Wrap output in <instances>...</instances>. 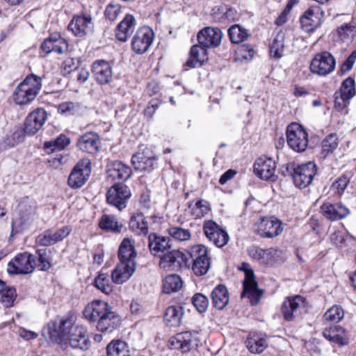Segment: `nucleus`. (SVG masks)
<instances>
[{"label": "nucleus", "mask_w": 356, "mask_h": 356, "mask_svg": "<svg viewBox=\"0 0 356 356\" xmlns=\"http://www.w3.org/2000/svg\"><path fill=\"white\" fill-rule=\"evenodd\" d=\"M74 323L72 316L56 319L47 324L44 328L43 334H48L53 342L69 343L72 348L87 350L90 343L87 330L82 325L74 326Z\"/></svg>", "instance_id": "f257e3e1"}, {"label": "nucleus", "mask_w": 356, "mask_h": 356, "mask_svg": "<svg viewBox=\"0 0 356 356\" xmlns=\"http://www.w3.org/2000/svg\"><path fill=\"white\" fill-rule=\"evenodd\" d=\"M42 88V79L33 74L28 75L13 92V99L17 105H26L33 102Z\"/></svg>", "instance_id": "f03ea898"}, {"label": "nucleus", "mask_w": 356, "mask_h": 356, "mask_svg": "<svg viewBox=\"0 0 356 356\" xmlns=\"http://www.w3.org/2000/svg\"><path fill=\"white\" fill-rule=\"evenodd\" d=\"M289 146L296 152H304L308 146V134L299 124L292 123L286 129Z\"/></svg>", "instance_id": "7ed1b4c3"}, {"label": "nucleus", "mask_w": 356, "mask_h": 356, "mask_svg": "<svg viewBox=\"0 0 356 356\" xmlns=\"http://www.w3.org/2000/svg\"><path fill=\"white\" fill-rule=\"evenodd\" d=\"M35 268V257L28 252L18 254L8 264L9 274H28Z\"/></svg>", "instance_id": "20e7f679"}, {"label": "nucleus", "mask_w": 356, "mask_h": 356, "mask_svg": "<svg viewBox=\"0 0 356 356\" xmlns=\"http://www.w3.org/2000/svg\"><path fill=\"white\" fill-rule=\"evenodd\" d=\"M282 222L274 216L261 218L254 225L255 232L264 238H274L283 232Z\"/></svg>", "instance_id": "39448f33"}, {"label": "nucleus", "mask_w": 356, "mask_h": 356, "mask_svg": "<svg viewBox=\"0 0 356 356\" xmlns=\"http://www.w3.org/2000/svg\"><path fill=\"white\" fill-rule=\"evenodd\" d=\"M336 66L334 56L328 51H323L315 55L310 64L311 72L319 76H326L332 73Z\"/></svg>", "instance_id": "423d86ee"}, {"label": "nucleus", "mask_w": 356, "mask_h": 356, "mask_svg": "<svg viewBox=\"0 0 356 356\" xmlns=\"http://www.w3.org/2000/svg\"><path fill=\"white\" fill-rule=\"evenodd\" d=\"M305 307V300L300 296L287 297L282 303V313L284 318L288 321L301 317Z\"/></svg>", "instance_id": "0eeeda50"}, {"label": "nucleus", "mask_w": 356, "mask_h": 356, "mask_svg": "<svg viewBox=\"0 0 356 356\" xmlns=\"http://www.w3.org/2000/svg\"><path fill=\"white\" fill-rule=\"evenodd\" d=\"M91 173V162L88 159H83L74 168L68 179L71 188H79L83 186Z\"/></svg>", "instance_id": "6e6552de"}, {"label": "nucleus", "mask_w": 356, "mask_h": 356, "mask_svg": "<svg viewBox=\"0 0 356 356\" xmlns=\"http://www.w3.org/2000/svg\"><path fill=\"white\" fill-rule=\"evenodd\" d=\"M245 272V279L243 281V291L241 297H248L252 305L259 302L261 296V291L259 290L257 284L254 280V273L252 269L249 268L248 264L243 263L241 268Z\"/></svg>", "instance_id": "1a4fd4ad"}, {"label": "nucleus", "mask_w": 356, "mask_h": 356, "mask_svg": "<svg viewBox=\"0 0 356 356\" xmlns=\"http://www.w3.org/2000/svg\"><path fill=\"white\" fill-rule=\"evenodd\" d=\"M131 195V191L124 184H114L107 191V202L119 210L126 207V203Z\"/></svg>", "instance_id": "9d476101"}, {"label": "nucleus", "mask_w": 356, "mask_h": 356, "mask_svg": "<svg viewBox=\"0 0 356 356\" xmlns=\"http://www.w3.org/2000/svg\"><path fill=\"white\" fill-rule=\"evenodd\" d=\"M203 231L206 237L218 248L225 246L229 241L227 232L213 220L205 221Z\"/></svg>", "instance_id": "9b49d317"}, {"label": "nucleus", "mask_w": 356, "mask_h": 356, "mask_svg": "<svg viewBox=\"0 0 356 356\" xmlns=\"http://www.w3.org/2000/svg\"><path fill=\"white\" fill-rule=\"evenodd\" d=\"M316 172V165L313 162L298 165L292 175L294 184L299 188H306L311 184Z\"/></svg>", "instance_id": "f8f14e48"}, {"label": "nucleus", "mask_w": 356, "mask_h": 356, "mask_svg": "<svg viewBox=\"0 0 356 356\" xmlns=\"http://www.w3.org/2000/svg\"><path fill=\"white\" fill-rule=\"evenodd\" d=\"M154 33L149 26L140 28L131 42L132 49L138 54L146 52L153 42Z\"/></svg>", "instance_id": "ddd939ff"}, {"label": "nucleus", "mask_w": 356, "mask_h": 356, "mask_svg": "<svg viewBox=\"0 0 356 356\" xmlns=\"http://www.w3.org/2000/svg\"><path fill=\"white\" fill-rule=\"evenodd\" d=\"M200 339L199 332L197 331H186L180 332L171 339L170 343L175 348L181 349L183 352H188L197 346Z\"/></svg>", "instance_id": "4468645a"}, {"label": "nucleus", "mask_w": 356, "mask_h": 356, "mask_svg": "<svg viewBox=\"0 0 356 356\" xmlns=\"http://www.w3.org/2000/svg\"><path fill=\"white\" fill-rule=\"evenodd\" d=\"M47 118V114L44 109L38 108L33 111L26 118L24 127V133L29 136L35 134L42 127Z\"/></svg>", "instance_id": "2eb2a0df"}, {"label": "nucleus", "mask_w": 356, "mask_h": 356, "mask_svg": "<svg viewBox=\"0 0 356 356\" xmlns=\"http://www.w3.org/2000/svg\"><path fill=\"white\" fill-rule=\"evenodd\" d=\"M159 257V267L165 271L177 270L186 263L185 254L178 250H170Z\"/></svg>", "instance_id": "dca6fc26"}, {"label": "nucleus", "mask_w": 356, "mask_h": 356, "mask_svg": "<svg viewBox=\"0 0 356 356\" xmlns=\"http://www.w3.org/2000/svg\"><path fill=\"white\" fill-rule=\"evenodd\" d=\"M93 22L90 15L74 16L68 25V29L78 37H83L93 31Z\"/></svg>", "instance_id": "f3484780"}, {"label": "nucleus", "mask_w": 356, "mask_h": 356, "mask_svg": "<svg viewBox=\"0 0 356 356\" xmlns=\"http://www.w3.org/2000/svg\"><path fill=\"white\" fill-rule=\"evenodd\" d=\"M275 170V162L270 158L260 157L254 164V172L261 179L274 181Z\"/></svg>", "instance_id": "a211bd4d"}, {"label": "nucleus", "mask_w": 356, "mask_h": 356, "mask_svg": "<svg viewBox=\"0 0 356 356\" xmlns=\"http://www.w3.org/2000/svg\"><path fill=\"white\" fill-rule=\"evenodd\" d=\"M111 308V307L108 302L95 300L86 305L83 311V316L88 321L97 323Z\"/></svg>", "instance_id": "6ab92c4d"}, {"label": "nucleus", "mask_w": 356, "mask_h": 356, "mask_svg": "<svg viewBox=\"0 0 356 356\" xmlns=\"http://www.w3.org/2000/svg\"><path fill=\"white\" fill-rule=\"evenodd\" d=\"M157 158L148 149L138 151L133 155L131 163L134 168L140 171L151 170L154 168Z\"/></svg>", "instance_id": "aec40b11"}, {"label": "nucleus", "mask_w": 356, "mask_h": 356, "mask_svg": "<svg viewBox=\"0 0 356 356\" xmlns=\"http://www.w3.org/2000/svg\"><path fill=\"white\" fill-rule=\"evenodd\" d=\"M222 38V33L218 28L206 27L197 34L199 44L207 48L218 47Z\"/></svg>", "instance_id": "412c9836"}, {"label": "nucleus", "mask_w": 356, "mask_h": 356, "mask_svg": "<svg viewBox=\"0 0 356 356\" xmlns=\"http://www.w3.org/2000/svg\"><path fill=\"white\" fill-rule=\"evenodd\" d=\"M94 79L100 85L109 83L113 79L112 67L108 61L97 60L92 66Z\"/></svg>", "instance_id": "4be33fe9"}, {"label": "nucleus", "mask_w": 356, "mask_h": 356, "mask_svg": "<svg viewBox=\"0 0 356 356\" xmlns=\"http://www.w3.org/2000/svg\"><path fill=\"white\" fill-rule=\"evenodd\" d=\"M325 218L332 221L340 220L350 214V210L340 203L325 202L321 206Z\"/></svg>", "instance_id": "5701e85b"}, {"label": "nucleus", "mask_w": 356, "mask_h": 356, "mask_svg": "<svg viewBox=\"0 0 356 356\" xmlns=\"http://www.w3.org/2000/svg\"><path fill=\"white\" fill-rule=\"evenodd\" d=\"M321 10L319 6H311L300 18L302 29L305 32L314 31L320 25Z\"/></svg>", "instance_id": "b1692460"}, {"label": "nucleus", "mask_w": 356, "mask_h": 356, "mask_svg": "<svg viewBox=\"0 0 356 356\" xmlns=\"http://www.w3.org/2000/svg\"><path fill=\"white\" fill-rule=\"evenodd\" d=\"M148 241L149 250L154 256L159 257L171 250L170 239L168 237L152 233L149 235Z\"/></svg>", "instance_id": "393cba45"}, {"label": "nucleus", "mask_w": 356, "mask_h": 356, "mask_svg": "<svg viewBox=\"0 0 356 356\" xmlns=\"http://www.w3.org/2000/svg\"><path fill=\"white\" fill-rule=\"evenodd\" d=\"M136 265L120 261L113 270L111 279L113 283L122 284L128 281L136 271Z\"/></svg>", "instance_id": "a878e982"}, {"label": "nucleus", "mask_w": 356, "mask_h": 356, "mask_svg": "<svg viewBox=\"0 0 356 356\" xmlns=\"http://www.w3.org/2000/svg\"><path fill=\"white\" fill-rule=\"evenodd\" d=\"M137 252L135 248V241L131 238H124L118 249L120 261L136 265V258Z\"/></svg>", "instance_id": "bb28decb"}, {"label": "nucleus", "mask_w": 356, "mask_h": 356, "mask_svg": "<svg viewBox=\"0 0 356 356\" xmlns=\"http://www.w3.org/2000/svg\"><path fill=\"white\" fill-rule=\"evenodd\" d=\"M76 145L82 152L94 154L99 149V136L95 132H87L79 138Z\"/></svg>", "instance_id": "cd10ccee"}, {"label": "nucleus", "mask_w": 356, "mask_h": 356, "mask_svg": "<svg viewBox=\"0 0 356 356\" xmlns=\"http://www.w3.org/2000/svg\"><path fill=\"white\" fill-rule=\"evenodd\" d=\"M19 220L23 228L28 227L34 220L35 205L29 197H26L19 205Z\"/></svg>", "instance_id": "c85d7f7f"}, {"label": "nucleus", "mask_w": 356, "mask_h": 356, "mask_svg": "<svg viewBox=\"0 0 356 356\" xmlns=\"http://www.w3.org/2000/svg\"><path fill=\"white\" fill-rule=\"evenodd\" d=\"M121 323L120 316L112 310V307L107 313L98 321L96 328L99 332L104 333H111L117 329Z\"/></svg>", "instance_id": "c756f323"}, {"label": "nucleus", "mask_w": 356, "mask_h": 356, "mask_svg": "<svg viewBox=\"0 0 356 356\" xmlns=\"http://www.w3.org/2000/svg\"><path fill=\"white\" fill-rule=\"evenodd\" d=\"M136 26L135 17L127 14L122 22L118 25L115 31L116 38L121 42H126L132 35Z\"/></svg>", "instance_id": "7c9ffc66"}, {"label": "nucleus", "mask_w": 356, "mask_h": 356, "mask_svg": "<svg viewBox=\"0 0 356 356\" xmlns=\"http://www.w3.org/2000/svg\"><path fill=\"white\" fill-rule=\"evenodd\" d=\"M108 175L113 180H127L131 175V169L121 161H115L108 166Z\"/></svg>", "instance_id": "2f4dec72"}, {"label": "nucleus", "mask_w": 356, "mask_h": 356, "mask_svg": "<svg viewBox=\"0 0 356 356\" xmlns=\"http://www.w3.org/2000/svg\"><path fill=\"white\" fill-rule=\"evenodd\" d=\"M207 48L201 44L193 45L191 49V58L187 60L186 65L191 68L201 66L207 59Z\"/></svg>", "instance_id": "473e14b6"}, {"label": "nucleus", "mask_w": 356, "mask_h": 356, "mask_svg": "<svg viewBox=\"0 0 356 356\" xmlns=\"http://www.w3.org/2000/svg\"><path fill=\"white\" fill-rule=\"evenodd\" d=\"M245 344L248 350L252 353H261L267 347L266 339L260 334L255 332L250 333Z\"/></svg>", "instance_id": "72a5a7b5"}, {"label": "nucleus", "mask_w": 356, "mask_h": 356, "mask_svg": "<svg viewBox=\"0 0 356 356\" xmlns=\"http://www.w3.org/2000/svg\"><path fill=\"white\" fill-rule=\"evenodd\" d=\"M323 334L326 339L331 342L341 346L346 343L345 331L339 325H333L329 327L325 328L323 332Z\"/></svg>", "instance_id": "f704fd0d"}, {"label": "nucleus", "mask_w": 356, "mask_h": 356, "mask_svg": "<svg viewBox=\"0 0 356 356\" xmlns=\"http://www.w3.org/2000/svg\"><path fill=\"white\" fill-rule=\"evenodd\" d=\"M213 306L218 309H222L229 302V296L227 288L222 284L217 286L211 293Z\"/></svg>", "instance_id": "c9c22d12"}, {"label": "nucleus", "mask_w": 356, "mask_h": 356, "mask_svg": "<svg viewBox=\"0 0 356 356\" xmlns=\"http://www.w3.org/2000/svg\"><path fill=\"white\" fill-rule=\"evenodd\" d=\"M130 229L137 235H146L148 225L145 217L142 213L134 214L129 221Z\"/></svg>", "instance_id": "e433bc0d"}, {"label": "nucleus", "mask_w": 356, "mask_h": 356, "mask_svg": "<svg viewBox=\"0 0 356 356\" xmlns=\"http://www.w3.org/2000/svg\"><path fill=\"white\" fill-rule=\"evenodd\" d=\"M107 356H131L127 343L121 340L112 341L106 347Z\"/></svg>", "instance_id": "4c0bfd02"}, {"label": "nucleus", "mask_w": 356, "mask_h": 356, "mask_svg": "<svg viewBox=\"0 0 356 356\" xmlns=\"http://www.w3.org/2000/svg\"><path fill=\"white\" fill-rule=\"evenodd\" d=\"M70 144V139L65 134H60L54 140L47 141L44 143V149L48 154L64 149Z\"/></svg>", "instance_id": "58836bf2"}, {"label": "nucleus", "mask_w": 356, "mask_h": 356, "mask_svg": "<svg viewBox=\"0 0 356 356\" xmlns=\"http://www.w3.org/2000/svg\"><path fill=\"white\" fill-rule=\"evenodd\" d=\"M339 39L346 44H350L356 36V25L353 23L345 24L337 29Z\"/></svg>", "instance_id": "ea45409f"}, {"label": "nucleus", "mask_w": 356, "mask_h": 356, "mask_svg": "<svg viewBox=\"0 0 356 356\" xmlns=\"http://www.w3.org/2000/svg\"><path fill=\"white\" fill-rule=\"evenodd\" d=\"M99 225L102 229L112 232H120L123 227L116 217L106 214L101 218Z\"/></svg>", "instance_id": "a19ab883"}, {"label": "nucleus", "mask_w": 356, "mask_h": 356, "mask_svg": "<svg viewBox=\"0 0 356 356\" xmlns=\"http://www.w3.org/2000/svg\"><path fill=\"white\" fill-rule=\"evenodd\" d=\"M183 313V308L181 306H170L165 310L164 320L170 326H177L181 322Z\"/></svg>", "instance_id": "79ce46f5"}, {"label": "nucleus", "mask_w": 356, "mask_h": 356, "mask_svg": "<svg viewBox=\"0 0 356 356\" xmlns=\"http://www.w3.org/2000/svg\"><path fill=\"white\" fill-rule=\"evenodd\" d=\"M182 286L181 277L175 274L167 276L163 280V291L165 293H171L179 291Z\"/></svg>", "instance_id": "37998d69"}, {"label": "nucleus", "mask_w": 356, "mask_h": 356, "mask_svg": "<svg viewBox=\"0 0 356 356\" xmlns=\"http://www.w3.org/2000/svg\"><path fill=\"white\" fill-rule=\"evenodd\" d=\"M230 40L233 43H240L245 40L248 37L246 29L238 24L233 25L228 30Z\"/></svg>", "instance_id": "c03bdc74"}, {"label": "nucleus", "mask_w": 356, "mask_h": 356, "mask_svg": "<svg viewBox=\"0 0 356 356\" xmlns=\"http://www.w3.org/2000/svg\"><path fill=\"white\" fill-rule=\"evenodd\" d=\"M284 35L283 33H278L274 38L273 43L270 47L271 56L275 58H280L284 55Z\"/></svg>", "instance_id": "a18cd8bd"}, {"label": "nucleus", "mask_w": 356, "mask_h": 356, "mask_svg": "<svg viewBox=\"0 0 356 356\" xmlns=\"http://www.w3.org/2000/svg\"><path fill=\"white\" fill-rule=\"evenodd\" d=\"M94 284L99 290L106 295L113 291V285L110 282L108 275L106 273H100L95 279Z\"/></svg>", "instance_id": "49530a36"}, {"label": "nucleus", "mask_w": 356, "mask_h": 356, "mask_svg": "<svg viewBox=\"0 0 356 356\" xmlns=\"http://www.w3.org/2000/svg\"><path fill=\"white\" fill-rule=\"evenodd\" d=\"M187 252L193 261L209 258L208 256V248L202 244H197L189 247Z\"/></svg>", "instance_id": "de8ad7c7"}, {"label": "nucleus", "mask_w": 356, "mask_h": 356, "mask_svg": "<svg viewBox=\"0 0 356 356\" xmlns=\"http://www.w3.org/2000/svg\"><path fill=\"white\" fill-rule=\"evenodd\" d=\"M336 92L346 98L352 99L356 94L355 80L348 77L342 82L339 91Z\"/></svg>", "instance_id": "09e8293b"}, {"label": "nucleus", "mask_w": 356, "mask_h": 356, "mask_svg": "<svg viewBox=\"0 0 356 356\" xmlns=\"http://www.w3.org/2000/svg\"><path fill=\"white\" fill-rule=\"evenodd\" d=\"M282 252L277 249L269 248L264 250L261 264H273L282 259Z\"/></svg>", "instance_id": "8fccbe9b"}, {"label": "nucleus", "mask_w": 356, "mask_h": 356, "mask_svg": "<svg viewBox=\"0 0 356 356\" xmlns=\"http://www.w3.org/2000/svg\"><path fill=\"white\" fill-rule=\"evenodd\" d=\"M344 312L343 309L338 305L332 306L324 314L323 318L327 322L332 323H339L343 318Z\"/></svg>", "instance_id": "3c124183"}, {"label": "nucleus", "mask_w": 356, "mask_h": 356, "mask_svg": "<svg viewBox=\"0 0 356 356\" xmlns=\"http://www.w3.org/2000/svg\"><path fill=\"white\" fill-rule=\"evenodd\" d=\"M338 146V138L335 134L327 136L322 142L321 154L324 157L332 153Z\"/></svg>", "instance_id": "603ef678"}, {"label": "nucleus", "mask_w": 356, "mask_h": 356, "mask_svg": "<svg viewBox=\"0 0 356 356\" xmlns=\"http://www.w3.org/2000/svg\"><path fill=\"white\" fill-rule=\"evenodd\" d=\"M35 268L40 270H47L51 267L49 257L46 249H40L36 252Z\"/></svg>", "instance_id": "864d4df0"}, {"label": "nucleus", "mask_w": 356, "mask_h": 356, "mask_svg": "<svg viewBox=\"0 0 356 356\" xmlns=\"http://www.w3.org/2000/svg\"><path fill=\"white\" fill-rule=\"evenodd\" d=\"M349 183L350 178L347 175H343L335 179L332 184L330 190L333 191L334 195L341 196L344 193Z\"/></svg>", "instance_id": "5fc2aeb1"}, {"label": "nucleus", "mask_w": 356, "mask_h": 356, "mask_svg": "<svg viewBox=\"0 0 356 356\" xmlns=\"http://www.w3.org/2000/svg\"><path fill=\"white\" fill-rule=\"evenodd\" d=\"M211 267V259H202V260H197L193 261L192 270L196 275H203L207 273Z\"/></svg>", "instance_id": "6e6d98bb"}, {"label": "nucleus", "mask_w": 356, "mask_h": 356, "mask_svg": "<svg viewBox=\"0 0 356 356\" xmlns=\"http://www.w3.org/2000/svg\"><path fill=\"white\" fill-rule=\"evenodd\" d=\"M168 233L175 239L180 241H188L191 236L188 229L179 227H172L169 228Z\"/></svg>", "instance_id": "4d7b16f0"}, {"label": "nucleus", "mask_w": 356, "mask_h": 356, "mask_svg": "<svg viewBox=\"0 0 356 356\" xmlns=\"http://www.w3.org/2000/svg\"><path fill=\"white\" fill-rule=\"evenodd\" d=\"M122 12V6L118 3H110L104 10L105 17L109 21H115Z\"/></svg>", "instance_id": "13d9d810"}, {"label": "nucleus", "mask_w": 356, "mask_h": 356, "mask_svg": "<svg viewBox=\"0 0 356 356\" xmlns=\"http://www.w3.org/2000/svg\"><path fill=\"white\" fill-rule=\"evenodd\" d=\"M210 210L209 204L206 200H200L196 202L192 208L195 218H200L207 214Z\"/></svg>", "instance_id": "bf43d9fd"}, {"label": "nucleus", "mask_w": 356, "mask_h": 356, "mask_svg": "<svg viewBox=\"0 0 356 356\" xmlns=\"http://www.w3.org/2000/svg\"><path fill=\"white\" fill-rule=\"evenodd\" d=\"M192 303L200 313L204 312L209 306V300L202 293H196L192 298Z\"/></svg>", "instance_id": "052dcab7"}, {"label": "nucleus", "mask_w": 356, "mask_h": 356, "mask_svg": "<svg viewBox=\"0 0 356 356\" xmlns=\"http://www.w3.org/2000/svg\"><path fill=\"white\" fill-rule=\"evenodd\" d=\"M1 301L6 307H10L12 306L16 296V290L14 288L10 287L6 289H3L2 291Z\"/></svg>", "instance_id": "680f3d73"}, {"label": "nucleus", "mask_w": 356, "mask_h": 356, "mask_svg": "<svg viewBox=\"0 0 356 356\" xmlns=\"http://www.w3.org/2000/svg\"><path fill=\"white\" fill-rule=\"evenodd\" d=\"M22 136V131L20 129L6 136L3 143L4 147H14L20 141Z\"/></svg>", "instance_id": "e2e57ef3"}, {"label": "nucleus", "mask_w": 356, "mask_h": 356, "mask_svg": "<svg viewBox=\"0 0 356 356\" xmlns=\"http://www.w3.org/2000/svg\"><path fill=\"white\" fill-rule=\"evenodd\" d=\"M334 108L338 111L346 113V108L349 104L350 99L346 98V97H343L337 92L334 94Z\"/></svg>", "instance_id": "0e129e2a"}, {"label": "nucleus", "mask_w": 356, "mask_h": 356, "mask_svg": "<svg viewBox=\"0 0 356 356\" xmlns=\"http://www.w3.org/2000/svg\"><path fill=\"white\" fill-rule=\"evenodd\" d=\"M67 49V43L59 34H54V42L53 52L63 54Z\"/></svg>", "instance_id": "69168bd1"}, {"label": "nucleus", "mask_w": 356, "mask_h": 356, "mask_svg": "<svg viewBox=\"0 0 356 356\" xmlns=\"http://www.w3.org/2000/svg\"><path fill=\"white\" fill-rule=\"evenodd\" d=\"M77 109L78 106L71 102H63L58 106V112L67 115L74 114Z\"/></svg>", "instance_id": "338daca9"}, {"label": "nucleus", "mask_w": 356, "mask_h": 356, "mask_svg": "<svg viewBox=\"0 0 356 356\" xmlns=\"http://www.w3.org/2000/svg\"><path fill=\"white\" fill-rule=\"evenodd\" d=\"M79 60L76 58H68L63 63V69L65 74L77 70L79 69Z\"/></svg>", "instance_id": "774afa93"}]
</instances>
